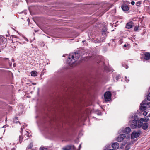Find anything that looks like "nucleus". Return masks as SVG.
<instances>
[{
  "mask_svg": "<svg viewBox=\"0 0 150 150\" xmlns=\"http://www.w3.org/2000/svg\"><path fill=\"white\" fill-rule=\"evenodd\" d=\"M81 51H78L74 52L72 54H69V57L67 60V62L68 64L71 65L74 64L78 59L80 56H81L84 54H81Z\"/></svg>",
  "mask_w": 150,
  "mask_h": 150,
  "instance_id": "obj_1",
  "label": "nucleus"
},
{
  "mask_svg": "<svg viewBox=\"0 0 150 150\" xmlns=\"http://www.w3.org/2000/svg\"><path fill=\"white\" fill-rule=\"evenodd\" d=\"M130 127L132 129L136 128L137 127L140 128L142 126V122L138 120L134 119L133 120L129 122Z\"/></svg>",
  "mask_w": 150,
  "mask_h": 150,
  "instance_id": "obj_2",
  "label": "nucleus"
},
{
  "mask_svg": "<svg viewBox=\"0 0 150 150\" xmlns=\"http://www.w3.org/2000/svg\"><path fill=\"white\" fill-rule=\"evenodd\" d=\"M111 93L110 91H108L105 93L104 95L105 100L106 101H109L111 99Z\"/></svg>",
  "mask_w": 150,
  "mask_h": 150,
  "instance_id": "obj_3",
  "label": "nucleus"
},
{
  "mask_svg": "<svg viewBox=\"0 0 150 150\" xmlns=\"http://www.w3.org/2000/svg\"><path fill=\"white\" fill-rule=\"evenodd\" d=\"M140 133V131H134L131 134V139H133L135 138L139 137Z\"/></svg>",
  "mask_w": 150,
  "mask_h": 150,
  "instance_id": "obj_4",
  "label": "nucleus"
},
{
  "mask_svg": "<svg viewBox=\"0 0 150 150\" xmlns=\"http://www.w3.org/2000/svg\"><path fill=\"white\" fill-rule=\"evenodd\" d=\"M6 41L7 40L3 36H0V47L2 46L3 45H4Z\"/></svg>",
  "mask_w": 150,
  "mask_h": 150,
  "instance_id": "obj_5",
  "label": "nucleus"
},
{
  "mask_svg": "<svg viewBox=\"0 0 150 150\" xmlns=\"http://www.w3.org/2000/svg\"><path fill=\"white\" fill-rule=\"evenodd\" d=\"M125 134H122L120 135L118 137L117 140L118 142L122 141L124 139L125 137Z\"/></svg>",
  "mask_w": 150,
  "mask_h": 150,
  "instance_id": "obj_6",
  "label": "nucleus"
},
{
  "mask_svg": "<svg viewBox=\"0 0 150 150\" xmlns=\"http://www.w3.org/2000/svg\"><path fill=\"white\" fill-rule=\"evenodd\" d=\"M64 150H75L76 149L74 145H68L63 148Z\"/></svg>",
  "mask_w": 150,
  "mask_h": 150,
  "instance_id": "obj_7",
  "label": "nucleus"
},
{
  "mask_svg": "<svg viewBox=\"0 0 150 150\" xmlns=\"http://www.w3.org/2000/svg\"><path fill=\"white\" fill-rule=\"evenodd\" d=\"M144 59L145 60H148L150 59V53L146 52L144 53Z\"/></svg>",
  "mask_w": 150,
  "mask_h": 150,
  "instance_id": "obj_8",
  "label": "nucleus"
},
{
  "mask_svg": "<svg viewBox=\"0 0 150 150\" xmlns=\"http://www.w3.org/2000/svg\"><path fill=\"white\" fill-rule=\"evenodd\" d=\"M121 8L122 10L124 11H127L129 9L128 6L125 4H122L121 6Z\"/></svg>",
  "mask_w": 150,
  "mask_h": 150,
  "instance_id": "obj_9",
  "label": "nucleus"
},
{
  "mask_svg": "<svg viewBox=\"0 0 150 150\" xmlns=\"http://www.w3.org/2000/svg\"><path fill=\"white\" fill-rule=\"evenodd\" d=\"M119 143L117 142L114 143L112 145V147L115 150L118 149L119 147Z\"/></svg>",
  "mask_w": 150,
  "mask_h": 150,
  "instance_id": "obj_10",
  "label": "nucleus"
},
{
  "mask_svg": "<svg viewBox=\"0 0 150 150\" xmlns=\"http://www.w3.org/2000/svg\"><path fill=\"white\" fill-rule=\"evenodd\" d=\"M133 25V22L130 21L127 23L126 25V28L128 29H130L132 28Z\"/></svg>",
  "mask_w": 150,
  "mask_h": 150,
  "instance_id": "obj_11",
  "label": "nucleus"
},
{
  "mask_svg": "<svg viewBox=\"0 0 150 150\" xmlns=\"http://www.w3.org/2000/svg\"><path fill=\"white\" fill-rule=\"evenodd\" d=\"M131 130V129L129 127H127L123 131V132L124 133L128 134L130 132Z\"/></svg>",
  "mask_w": 150,
  "mask_h": 150,
  "instance_id": "obj_12",
  "label": "nucleus"
},
{
  "mask_svg": "<svg viewBox=\"0 0 150 150\" xmlns=\"http://www.w3.org/2000/svg\"><path fill=\"white\" fill-rule=\"evenodd\" d=\"M142 128L144 130L146 129L148 127V124L147 123H142Z\"/></svg>",
  "mask_w": 150,
  "mask_h": 150,
  "instance_id": "obj_13",
  "label": "nucleus"
},
{
  "mask_svg": "<svg viewBox=\"0 0 150 150\" xmlns=\"http://www.w3.org/2000/svg\"><path fill=\"white\" fill-rule=\"evenodd\" d=\"M31 75L33 76H37L38 75V73L35 71H33L31 72Z\"/></svg>",
  "mask_w": 150,
  "mask_h": 150,
  "instance_id": "obj_14",
  "label": "nucleus"
},
{
  "mask_svg": "<svg viewBox=\"0 0 150 150\" xmlns=\"http://www.w3.org/2000/svg\"><path fill=\"white\" fill-rule=\"evenodd\" d=\"M146 106L145 105H141L140 106V109L142 111H144L146 110Z\"/></svg>",
  "mask_w": 150,
  "mask_h": 150,
  "instance_id": "obj_15",
  "label": "nucleus"
},
{
  "mask_svg": "<svg viewBox=\"0 0 150 150\" xmlns=\"http://www.w3.org/2000/svg\"><path fill=\"white\" fill-rule=\"evenodd\" d=\"M18 117H16L13 119V122L14 123H19L20 124H21L20 122L19 121H18L17 120H18Z\"/></svg>",
  "mask_w": 150,
  "mask_h": 150,
  "instance_id": "obj_16",
  "label": "nucleus"
},
{
  "mask_svg": "<svg viewBox=\"0 0 150 150\" xmlns=\"http://www.w3.org/2000/svg\"><path fill=\"white\" fill-rule=\"evenodd\" d=\"M33 145L32 143H30L28 145L27 149H32L33 147Z\"/></svg>",
  "mask_w": 150,
  "mask_h": 150,
  "instance_id": "obj_17",
  "label": "nucleus"
},
{
  "mask_svg": "<svg viewBox=\"0 0 150 150\" xmlns=\"http://www.w3.org/2000/svg\"><path fill=\"white\" fill-rule=\"evenodd\" d=\"M150 105V103H146L145 101H143L142 103L141 104V105Z\"/></svg>",
  "mask_w": 150,
  "mask_h": 150,
  "instance_id": "obj_18",
  "label": "nucleus"
},
{
  "mask_svg": "<svg viewBox=\"0 0 150 150\" xmlns=\"http://www.w3.org/2000/svg\"><path fill=\"white\" fill-rule=\"evenodd\" d=\"M142 1H139L136 3V5L137 6H140V5L142 4Z\"/></svg>",
  "mask_w": 150,
  "mask_h": 150,
  "instance_id": "obj_19",
  "label": "nucleus"
},
{
  "mask_svg": "<svg viewBox=\"0 0 150 150\" xmlns=\"http://www.w3.org/2000/svg\"><path fill=\"white\" fill-rule=\"evenodd\" d=\"M121 76L119 75H117L116 78V79L117 81H119L121 79Z\"/></svg>",
  "mask_w": 150,
  "mask_h": 150,
  "instance_id": "obj_20",
  "label": "nucleus"
},
{
  "mask_svg": "<svg viewBox=\"0 0 150 150\" xmlns=\"http://www.w3.org/2000/svg\"><path fill=\"white\" fill-rule=\"evenodd\" d=\"M23 137H22V136H19V142L20 143H21L22 142V140H23Z\"/></svg>",
  "mask_w": 150,
  "mask_h": 150,
  "instance_id": "obj_21",
  "label": "nucleus"
},
{
  "mask_svg": "<svg viewBox=\"0 0 150 150\" xmlns=\"http://www.w3.org/2000/svg\"><path fill=\"white\" fill-rule=\"evenodd\" d=\"M130 148V147L129 145H127L125 147V150H129Z\"/></svg>",
  "mask_w": 150,
  "mask_h": 150,
  "instance_id": "obj_22",
  "label": "nucleus"
},
{
  "mask_svg": "<svg viewBox=\"0 0 150 150\" xmlns=\"http://www.w3.org/2000/svg\"><path fill=\"white\" fill-rule=\"evenodd\" d=\"M141 120L144 122H147L149 120V119H145L141 118Z\"/></svg>",
  "mask_w": 150,
  "mask_h": 150,
  "instance_id": "obj_23",
  "label": "nucleus"
},
{
  "mask_svg": "<svg viewBox=\"0 0 150 150\" xmlns=\"http://www.w3.org/2000/svg\"><path fill=\"white\" fill-rule=\"evenodd\" d=\"M139 28V26H135V27H134V30L135 31H137L138 30Z\"/></svg>",
  "mask_w": 150,
  "mask_h": 150,
  "instance_id": "obj_24",
  "label": "nucleus"
},
{
  "mask_svg": "<svg viewBox=\"0 0 150 150\" xmlns=\"http://www.w3.org/2000/svg\"><path fill=\"white\" fill-rule=\"evenodd\" d=\"M147 99L148 100L150 101V92L148 95V96L147 97Z\"/></svg>",
  "mask_w": 150,
  "mask_h": 150,
  "instance_id": "obj_25",
  "label": "nucleus"
},
{
  "mask_svg": "<svg viewBox=\"0 0 150 150\" xmlns=\"http://www.w3.org/2000/svg\"><path fill=\"white\" fill-rule=\"evenodd\" d=\"M2 59L1 60L2 61H6L7 60H9V58H1Z\"/></svg>",
  "mask_w": 150,
  "mask_h": 150,
  "instance_id": "obj_26",
  "label": "nucleus"
},
{
  "mask_svg": "<svg viewBox=\"0 0 150 150\" xmlns=\"http://www.w3.org/2000/svg\"><path fill=\"white\" fill-rule=\"evenodd\" d=\"M107 31V30L106 29H105L104 30H103L102 31V34H105V32Z\"/></svg>",
  "mask_w": 150,
  "mask_h": 150,
  "instance_id": "obj_27",
  "label": "nucleus"
},
{
  "mask_svg": "<svg viewBox=\"0 0 150 150\" xmlns=\"http://www.w3.org/2000/svg\"><path fill=\"white\" fill-rule=\"evenodd\" d=\"M147 114V112L146 111H144L143 113V115L144 116H146Z\"/></svg>",
  "mask_w": 150,
  "mask_h": 150,
  "instance_id": "obj_28",
  "label": "nucleus"
},
{
  "mask_svg": "<svg viewBox=\"0 0 150 150\" xmlns=\"http://www.w3.org/2000/svg\"><path fill=\"white\" fill-rule=\"evenodd\" d=\"M122 66L123 67H124L125 68L127 69L128 68V66L127 65L123 64Z\"/></svg>",
  "mask_w": 150,
  "mask_h": 150,
  "instance_id": "obj_29",
  "label": "nucleus"
},
{
  "mask_svg": "<svg viewBox=\"0 0 150 150\" xmlns=\"http://www.w3.org/2000/svg\"><path fill=\"white\" fill-rule=\"evenodd\" d=\"M40 150H47L46 148H42L41 149H40Z\"/></svg>",
  "mask_w": 150,
  "mask_h": 150,
  "instance_id": "obj_30",
  "label": "nucleus"
},
{
  "mask_svg": "<svg viewBox=\"0 0 150 150\" xmlns=\"http://www.w3.org/2000/svg\"><path fill=\"white\" fill-rule=\"evenodd\" d=\"M131 4L132 5H133L135 4V2L134 1H132L131 2Z\"/></svg>",
  "mask_w": 150,
  "mask_h": 150,
  "instance_id": "obj_31",
  "label": "nucleus"
},
{
  "mask_svg": "<svg viewBox=\"0 0 150 150\" xmlns=\"http://www.w3.org/2000/svg\"><path fill=\"white\" fill-rule=\"evenodd\" d=\"M90 57L89 56V57H86V60H88L89 59H90Z\"/></svg>",
  "mask_w": 150,
  "mask_h": 150,
  "instance_id": "obj_32",
  "label": "nucleus"
},
{
  "mask_svg": "<svg viewBox=\"0 0 150 150\" xmlns=\"http://www.w3.org/2000/svg\"><path fill=\"white\" fill-rule=\"evenodd\" d=\"M16 149L15 148H13L11 149V150H15Z\"/></svg>",
  "mask_w": 150,
  "mask_h": 150,
  "instance_id": "obj_33",
  "label": "nucleus"
},
{
  "mask_svg": "<svg viewBox=\"0 0 150 150\" xmlns=\"http://www.w3.org/2000/svg\"><path fill=\"white\" fill-rule=\"evenodd\" d=\"M26 135V136L28 137H29V135L28 134H25V136Z\"/></svg>",
  "mask_w": 150,
  "mask_h": 150,
  "instance_id": "obj_34",
  "label": "nucleus"
},
{
  "mask_svg": "<svg viewBox=\"0 0 150 150\" xmlns=\"http://www.w3.org/2000/svg\"><path fill=\"white\" fill-rule=\"evenodd\" d=\"M126 46H127L126 44L124 45L123 46L124 47H126Z\"/></svg>",
  "mask_w": 150,
  "mask_h": 150,
  "instance_id": "obj_35",
  "label": "nucleus"
},
{
  "mask_svg": "<svg viewBox=\"0 0 150 150\" xmlns=\"http://www.w3.org/2000/svg\"><path fill=\"white\" fill-rule=\"evenodd\" d=\"M81 145H80L79 146V149H80V148H81Z\"/></svg>",
  "mask_w": 150,
  "mask_h": 150,
  "instance_id": "obj_36",
  "label": "nucleus"
},
{
  "mask_svg": "<svg viewBox=\"0 0 150 150\" xmlns=\"http://www.w3.org/2000/svg\"><path fill=\"white\" fill-rule=\"evenodd\" d=\"M148 117H150V113L148 115Z\"/></svg>",
  "mask_w": 150,
  "mask_h": 150,
  "instance_id": "obj_37",
  "label": "nucleus"
},
{
  "mask_svg": "<svg viewBox=\"0 0 150 150\" xmlns=\"http://www.w3.org/2000/svg\"><path fill=\"white\" fill-rule=\"evenodd\" d=\"M109 8H108L106 11H107L108 10Z\"/></svg>",
  "mask_w": 150,
  "mask_h": 150,
  "instance_id": "obj_38",
  "label": "nucleus"
},
{
  "mask_svg": "<svg viewBox=\"0 0 150 150\" xmlns=\"http://www.w3.org/2000/svg\"><path fill=\"white\" fill-rule=\"evenodd\" d=\"M33 85H35V84H36L35 83H33Z\"/></svg>",
  "mask_w": 150,
  "mask_h": 150,
  "instance_id": "obj_39",
  "label": "nucleus"
},
{
  "mask_svg": "<svg viewBox=\"0 0 150 150\" xmlns=\"http://www.w3.org/2000/svg\"><path fill=\"white\" fill-rule=\"evenodd\" d=\"M84 42V41H82V42Z\"/></svg>",
  "mask_w": 150,
  "mask_h": 150,
  "instance_id": "obj_40",
  "label": "nucleus"
},
{
  "mask_svg": "<svg viewBox=\"0 0 150 150\" xmlns=\"http://www.w3.org/2000/svg\"><path fill=\"white\" fill-rule=\"evenodd\" d=\"M21 129L22 130V128H21Z\"/></svg>",
  "mask_w": 150,
  "mask_h": 150,
  "instance_id": "obj_41",
  "label": "nucleus"
},
{
  "mask_svg": "<svg viewBox=\"0 0 150 150\" xmlns=\"http://www.w3.org/2000/svg\"><path fill=\"white\" fill-rule=\"evenodd\" d=\"M148 150H150V148Z\"/></svg>",
  "mask_w": 150,
  "mask_h": 150,
  "instance_id": "obj_42",
  "label": "nucleus"
},
{
  "mask_svg": "<svg viewBox=\"0 0 150 150\" xmlns=\"http://www.w3.org/2000/svg\"><path fill=\"white\" fill-rule=\"evenodd\" d=\"M119 41H120V42H121V40H120Z\"/></svg>",
  "mask_w": 150,
  "mask_h": 150,
  "instance_id": "obj_43",
  "label": "nucleus"
},
{
  "mask_svg": "<svg viewBox=\"0 0 150 150\" xmlns=\"http://www.w3.org/2000/svg\"><path fill=\"white\" fill-rule=\"evenodd\" d=\"M12 60H13V61H14V60H13V59H12Z\"/></svg>",
  "mask_w": 150,
  "mask_h": 150,
  "instance_id": "obj_44",
  "label": "nucleus"
}]
</instances>
